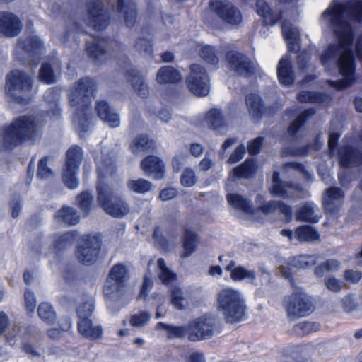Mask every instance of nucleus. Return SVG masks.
Returning <instances> with one entry per match:
<instances>
[{
  "instance_id": "1",
  "label": "nucleus",
  "mask_w": 362,
  "mask_h": 362,
  "mask_svg": "<svg viewBox=\"0 0 362 362\" xmlns=\"http://www.w3.org/2000/svg\"><path fill=\"white\" fill-rule=\"evenodd\" d=\"M348 20L362 21V1L351 0L346 4L334 2L322 15V21L330 26L338 42L330 44L320 55V62L326 71L337 66L344 78L327 81L337 90L351 87L355 81L356 63L352 45L354 33Z\"/></svg>"
},
{
  "instance_id": "2",
  "label": "nucleus",
  "mask_w": 362,
  "mask_h": 362,
  "mask_svg": "<svg viewBox=\"0 0 362 362\" xmlns=\"http://www.w3.org/2000/svg\"><path fill=\"white\" fill-rule=\"evenodd\" d=\"M109 159L103 156L98 163L99 182L97 186V200L100 206L108 215L113 218H122L129 212V206L120 196L115 194L103 180L115 172V153L111 152Z\"/></svg>"
},
{
  "instance_id": "3",
  "label": "nucleus",
  "mask_w": 362,
  "mask_h": 362,
  "mask_svg": "<svg viewBox=\"0 0 362 362\" xmlns=\"http://www.w3.org/2000/svg\"><path fill=\"white\" fill-rule=\"evenodd\" d=\"M96 91L95 81L90 77H84L74 84L69 95L70 105L76 108L73 121L81 136L88 131L87 113Z\"/></svg>"
},
{
  "instance_id": "4",
  "label": "nucleus",
  "mask_w": 362,
  "mask_h": 362,
  "mask_svg": "<svg viewBox=\"0 0 362 362\" xmlns=\"http://www.w3.org/2000/svg\"><path fill=\"white\" fill-rule=\"evenodd\" d=\"M43 120L34 115H20L4 127L2 139L5 148H11L34 140L42 134Z\"/></svg>"
},
{
  "instance_id": "5",
  "label": "nucleus",
  "mask_w": 362,
  "mask_h": 362,
  "mask_svg": "<svg viewBox=\"0 0 362 362\" xmlns=\"http://www.w3.org/2000/svg\"><path fill=\"white\" fill-rule=\"evenodd\" d=\"M216 308L228 323L242 321L246 314V303L242 293L235 288L221 289L216 296Z\"/></svg>"
},
{
  "instance_id": "6",
  "label": "nucleus",
  "mask_w": 362,
  "mask_h": 362,
  "mask_svg": "<svg viewBox=\"0 0 362 362\" xmlns=\"http://www.w3.org/2000/svg\"><path fill=\"white\" fill-rule=\"evenodd\" d=\"M6 90L13 102L22 105L30 104L35 95L33 77L18 69L13 70L7 74Z\"/></svg>"
},
{
  "instance_id": "7",
  "label": "nucleus",
  "mask_w": 362,
  "mask_h": 362,
  "mask_svg": "<svg viewBox=\"0 0 362 362\" xmlns=\"http://www.w3.org/2000/svg\"><path fill=\"white\" fill-rule=\"evenodd\" d=\"M129 279V272L124 264L118 263L114 265L104 285L103 293L105 298L110 300H116L122 297Z\"/></svg>"
},
{
  "instance_id": "8",
  "label": "nucleus",
  "mask_w": 362,
  "mask_h": 362,
  "mask_svg": "<svg viewBox=\"0 0 362 362\" xmlns=\"http://www.w3.org/2000/svg\"><path fill=\"white\" fill-rule=\"evenodd\" d=\"M284 306L291 319L305 316L311 313L313 310L309 296L301 291L286 296Z\"/></svg>"
},
{
  "instance_id": "9",
  "label": "nucleus",
  "mask_w": 362,
  "mask_h": 362,
  "mask_svg": "<svg viewBox=\"0 0 362 362\" xmlns=\"http://www.w3.org/2000/svg\"><path fill=\"white\" fill-rule=\"evenodd\" d=\"M189 325L188 340L190 341H198L211 338L216 329L215 319L207 315L197 317Z\"/></svg>"
},
{
  "instance_id": "10",
  "label": "nucleus",
  "mask_w": 362,
  "mask_h": 362,
  "mask_svg": "<svg viewBox=\"0 0 362 362\" xmlns=\"http://www.w3.org/2000/svg\"><path fill=\"white\" fill-rule=\"evenodd\" d=\"M189 90L197 96H206L210 90L209 79L205 69L199 64H192L187 78Z\"/></svg>"
},
{
  "instance_id": "11",
  "label": "nucleus",
  "mask_w": 362,
  "mask_h": 362,
  "mask_svg": "<svg viewBox=\"0 0 362 362\" xmlns=\"http://www.w3.org/2000/svg\"><path fill=\"white\" fill-rule=\"evenodd\" d=\"M272 183L271 193L274 195L292 199H303L307 195L306 190L300 184L282 182L278 172H274Z\"/></svg>"
},
{
  "instance_id": "12",
  "label": "nucleus",
  "mask_w": 362,
  "mask_h": 362,
  "mask_svg": "<svg viewBox=\"0 0 362 362\" xmlns=\"http://www.w3.org/2000/svg\"><path fill=\"white\" fill-rule=\"evenodd\" d=\"M100 246L101 241L97 236H83L76 251L77 259L84 264H93L97 259Z\"/></svg>"
},
{
  "instance_id": "13",
  "label": "nucleus",
  "mask_w": 362,
  "mask_h": 362,
  "mask_svg": "<svg viewBox=\"0 0 362 362\" xmlns=\"http://www.w3.org/2000/svg\"><path fill=\"white\" fill-rule=\"evenodd\" d=\"M210 7L220 19L229 25H238L242 22L240 10L227 0H211Z\"/></svg>"
},
{
  "instance_id": "14",
  "label": "nucleus",
  "mask_w": 362,
  "mask_h": 362,
  "mask_svg": "<svg viewBox=\"0 0 362 362\" xmlns=\"http://www.w3.org/2000/svg\"><path fill=\"white\" fill-rule=\"evenodd\" d=\"M87 25L95 30L105 29L109 23V16L103 10L100 0H90L88 4Z\"/></svg>"
},
{
  "instance_id": "15",
  "label": "nucleus",
  "mask_w": 362,
  "mask_h": 362,
  "mask_svg": "<svg viewBox=\"0 0 362 362\" xmlns=\"http://www.w3.org/2000/svg\"><path fill=\"white\" fill-rule=\"evenodd\" d=\"M226 60L230 69L238 75L248 77L256 70V65L245 55L236 52H228L226 54Z\"/></svg>"
},
{
  "instance_id": "16",
  "label": "nucleus",
  "mask_w": 362,
  "mask_h": 362,
  "mask_svg": "<svg viewBox=\"0 0 362 362\" xmlns=\"http://www.w3.org/2000/svg\"><path fill=\"white\" fill-rule=\"evenodd\" d=\"M125 76L134 92L137 95L143 98H146L148 96V85L144 76L139 70L129 64L125 70Z\"/></svg>"
},
{
  "instance_id": "17",
  "label": "nucleus",
  "mask_w": 362,
  "mask_h": 362,
  "mask_svg": "<svg viewBox=\"0 0 362 362\" xmlns=\"http://www.w3.org/2000/svg\"><path fill=\"white\" fill-rule=\"evenodd\" d=\"M22 30V23L17 16L0 11V33L8 37L18 35Z\"/></svg>"
},
{
  "instance_id": "18",
  "label": "nucleus",
  "mask_w": 362,
  "mask_h": 362,
  "mask_svg": "<svg viewBox=\"0 0 362 362\" xmlns=\"http://www.w3.org/2000/svg\"><path fill=\"white\" fill-rule=\"evenodd\" d=\"M42 47L41 40L35 35H25L21 37L16 48V52H23L29 59L38 56Z\"/></svg>"
},
{
  "instance_id": "19",
  "label": "nucleus",
  "mask_w": 362,
  "mask_h": 362,
  "mask_svg": "<svg viewBox=\"0 0 362 362\" xmlns=\"http://www.w3.org/2000/svg\"><path fill=\"white\" fill-rule=\"evenodd\" d=\"M98 116L112 128L120 125V117L105 100H99L95 106Z\"/></svg>"
},
{
  "instance_id": "20",
  "label": "nucleus",
  "mask_w": 362,
  "mask_h": 362,
  "mask_svg": "<svg viewBox=\"0 0 362 362\" xmlns=\"http://www.w3.org/2000/svg\"><path fill=\"white\" fill-rule=\"evenodd\" d=\"M141 169L148 175H151L156 180H161L165 176V165L157 156H148L141 163Z\"/></svg>"
},
{
  "instance_id": "21",
  "label": "nucleus",
  "mask_w": 362,
  "mask_h": 362,
  "mask_svg": "<svg viewBox=\"0 0 362 362\" xmlns=\"http://www.w3.org/2000/svg\"><path fill=\"white\" fill-rule=\"evenodd\" d=\"M344 199V193L339 187H332L327 189L324 197L323 204L327 212L332 214L340 208Z\"/></svg>"
},
{
  "instance_id": "22",
  "label": "nucleus",
  "mask_w": 362,
  "mask_h": 362,
  "mask_svg": "<svg viewBox=\"0 0 362 362\" xmlns=\"http://www.w3.org/2000/svg\"><path fill=\"white\" fill-rule=\"evenodd\" d=\"M225 270L229 272L230 279L234 281H248L250 284H255L256 281V273L243 266H237L234 260H230L225 267Z\"/></svg>"
},
{
  "instance_id": "23",
  "label": "nucleus",
  "mask_w": 362,
  "mask_h": 362,
  "mask_svg": "<svg viewBox=\"0 0 362 362\" xmlns=\"http://www.w3.org/2000/svg\"><path fill=\"white\" fill-rule=\"evenodd\" d=\"M283 36L287 43L289 52H296L298 51L300 43V33L297 28L289 22L283 21L281 24Z\"/></svg>"
},
{
  "instance_id": "24",
  "label": "nucleus",
  "mask_w": 362,
  "mask_h": 362,
  "mask_svg": "<svg viewBox=\"0 0 362 362\" xmlns=\"http://www.w3.org/2000/svg\"><path fill=\"white\" fill-rule=\"evenodd\" d=\"M319 209L313 202L303 204L296 212L297 220L308 223H317L320 216L318 214Z\"/></svg>"
},
{
  "instance_id": "25",
  "label": "nucleus",
  "mask_w": 362,
  "mask_h": 362,
  "mask_svg": "<svg viewBox=\"0 0 362 362\" xmlns=\"http://www.w3.org/2000/svg\"><path fill=\"white\" fill-rule=\"evenodd\" d=\"M78 330L81 335L90 340L101 337L103 328L100 325H94L90 319H82L78 322Z\"/></svg>"
},
{
  "instance_id": "26",
  "label": "nucleus",
  "mask_w": 362,
  "mask_h": 362,
  "mask_svg": "<svg viewBox=\"0 0 362 362\" xmlns=\"http://www.w3.org/2000/svg\"><path fill=\"white\" fill-rule=\"evenodd\" d=\"M117 11L123 13L127 27L134 26L136 20V10L133 0H117Z\"/></svg>"
},
{
  "instance_id": "27",
  "label": "nucleus",
  "mask_w": 362,
  "mask_h": 362,
  "mask_svg": "<svg viewBox=\"0 0 362 362\" xmlns=\"http://www.w3.org/2000/svg\"><path fill=\"white\" fill-rule=\"evenodd\" d=\"M277 75L279 82L285 86H289L294 81V74L291 63L288 57L281 59L277 66Z\"/></svg>"
},
{
  "instance_id": "28",
  "label": "nucleus",
  "mask_w": 362,
  "mask_h": 362,
  "mask_svg": "<svg viewBox=\"0 0 362 362\" xmlns=\"http://www.w3.org/2000/svg\"><path fill=\"white\" fill-rule=\"evenodd\" d=\"M110 42L105 39L90 37L86 40V51L88 55L95 59H100L105 54Z\"/></svg>"
},
{
  "instance_id": "29",
  "label": "nucleus",
  "mask_w": 362,
  "mask_h": 362,
  "mask_svg": "<svg viewBox=\"0 0 362 362\" xmlns=\"http://www.w3.org/2000/svg\"><path fill=\"white\" fill-rule=\"evenodd\" d=\"M182 79L180 73L174 67L164 66L156 74V81L160 84L177 83Z\"/></svg>"
},
{
  "instance_id": "30",
  "label": "nucleus",
  "mask_w": 362,
  "mask_h": 362,
  "mask_svg": "<svg viewBox=\"0 0 362 362\" xmlns=\"http://www.w3.org/2000/svg\"><path fill=\"white\" fill-rule=\"evenodd\" d=\"M256 11L267 25H274L281 17V13L272 10L264 0H257Z\"/></svg>"
},
{
  "instance_id": "31",
  "label": "nucleus",
  "mask_w": 362,
  "mask_h": 362,
  "mask_svg": "<svg viewBox=\"0 0 362 362\" xmlns=\"http://www.w3.org/2000/svg\"><path fill=\"white\" fill-rule=\"evenodd\" d=\"M59 96L60 91L56 88L48 89L44 95L45 102L47 107V113L54 117H58L60 115Z\"/></svg>"
},
{
  "instance_id": "32",
  "label": "nucleus",
  "mask_w": 362,
  "mask_h": 362,
  "mask_svg": "<svg viewBox=\"0 0 362 362\" xmlns=\"http://www.w3.org/2000/svg\"><path fill=\"white\" fill-rule=\"evenodd\" d=\"M156 329L165 330L167 333L166 337L168 339H178L183 338L187 334L189 336V325L177 326L174 325H169L162 322L157 323Z\"/></svg>"
},
{
  "instance_id": "33",
  "label": "nucleus",
  "mask_w": 362,
  "mask_h": 362,
  "mask_svg": "<svg viewBox=\"0 0 362 362\" xmlns=\"http://www.w3.org/2000/svg\"><path fill=\"white\" fill-rule=\"evenodd\" d=\"M259 209L265 214L274 212L282 214L288 221L291 218V208L281 201H270L260 206Z\"/></svg>"
},
{
  "instance_id": "34",
  "label": "nucleus",
  "mask_w": 362,
  "mask_h": 362,
  "mask_svg": "<svg viewBox=\"0 0 362 362\" xmlns=\"http://www.w3.org/2000/svg\"><path fill=\"white\" fill-rule=\"evenodd\" d=\"M256 164L253 158H247L246 160L238 167L234 168L229 175V180H233L234 177L248 178L255 173Z\"/></svg>"
},
{
  "instance_id": "35",
  "label": "nucleus",
  "mask_w": 362,
  "mask_h": 362,
  "mask_svg": "<svg viewBox=\"0 0 362 362\" xmlns=\"http://www.w3.org/2000/svg\"><path fill=\"white\" fill-rule=\"evenodd\" d=\"M54 218L57 221L67 225H76L80 220V216L78 215L76 210L70 206H63L56 213Z\"/></svg>"
},
{
  "instance_id": "36",
  "label": "nucleus",
  "mask_w": 362,
  "mask_h": 362,
  "mask_svg": "<svg viewBox=\"0 0 362 362\" xmlns=\"http://www.w3.org/2000/svg\"><path fill=\"white\" fill-rule=\"evenodd\" d=\"M171 303L177 310H185L188 306L187 291L175 286L170 291Z\"/></svg>"
},
{
  "instance_id": "37",
  "label": "nucleus",
  "mask_w": 362,
  "mask_h": 362,
  "mask_svg": "<svg viewBox=\"0 0 362 362\" xmlns=\"http://www.w3.org/2000/svg\"><path fill=\"white\" fill-rule=\"evenodd\" d=\"M189 44L195 49V51L199 52L200 57L206 62L211 64L218 63V59L214 47L209 45L202 46L193 40L190 41Z\"/></svg>"
},
{
  "instance_id": "38",
  "label": "nucleus",
  "mask_w": 362,
  "mask_h": 362,
  "mask_svg": "<svg viewBox=\"0 0 362 362\" xmlns=\"http://www.w3.org/2000/svg\"><path fill=\"white\" fill-rule=\"evenodd\" d=\"M205 121L210 128L215 130H220L226 125V119L221 111L216 108L211 109L207 112Z\"/></svg>"
},
{
  "instance_id": "39",
  "label": "nucleus",
  "mask_w": 362,
  "mask_h": 362,
  "mask_svg": "<svg viewBox=\"0 0 362 362\" xmlns=\"http://www.w3.org/2000/svg\"><path fill=\"white\" fill-rule=\"evenodd\" d=\"M317 259L316 255H300L291 257L289 264L298 269H308L317 263Z\"/></svg>"
},
{
  "instance_id": "40",
  "label": "nucleus",
  "mask_w": 362,
  "mask_h": 362,
  "mask_svg": "<svg viewBox=\"0 0 362 362\" xmlns=\"http://www.w3.org/2000/svg\"><path fill=\"white\" fill-rule=\"evenodd\" d=\"M245 103L250 115L254 118H259L262 113L263 104L260 97L257 94H249L245 97Z\"/></svg>"
},
{
  "instance_id": "41",
  "label": "nucleus",
  "mask_w": 362,
  "mask_h": 362,
  "mask_svg": "<svg viewBox=\"0 0 362 362\" xmlns=\"http://www.w3.org/2000/svg\"><path fill=\"white\" fill-rule=\"evenodd\" d=\"M227 200L235 209L245 213L252 212V204L250 200L238 194H228Z\"/></svg>"
},
{
  "instance_id": "42",
  "label": "nucleus",
  "mask_w": 362,
  "mask_h": 362,
  "mask_svg": "<svg viewBox=\"0 0 362 362\" xmlns=\"http://www.w3.org/2000/svg\"><path fill=\"white\" fill-rule=\"evenodd\" d=\"M83 152L81 147L73 146L66 151L65 166L78 169L83 160Z\"/></svg>"
},
{
  "instance_id": "43",
  "label": "nucleus",
  "mask_w": 362,
  "mask_h": 362,
  "mask_svg": "<svg viewBox=\"0 0 362 362\" xmlns=\"http://www.w3.org/2000/svg\"><path fill=\"white\" fill-rule=\"evenodd\" d=\"M329 96L323 93L302 91L298 95L300 103H323L329 100Z\"/></svg>"
},
{
  "instance_id": "44",
  "label": "nucleus",
  "mask_w": 362,
  "mask_h": 362,
  "mask_svg": "<svg viewBox=\"0 0 362 362\" xmlns=\"http://www.w3.org/2000/svg\"><path fill=\"white\" fill-rule=\"evenodd\" d=\"M197 241V235L193 231L187 228L185 229L183 238V248L185 252L182 255V257L187 258L193 254L196 249L195 243Z\"/></svg>"
},
{
  "instance_id": "45",
  "label": "nucleus",
  "mask_w": 362,
  "mask_h": 362,
  "mask_svg": "<svg viewBox=\"0 0 362 362\" xmlns=\"http://www.w3.org/2000/svg\"><path fill=\"white\" fill-rule=\"evenodd\" d=\"M74 243V235L71 233H65L54 235L53 247L56 252H60L66 247L71 246Z\"/></svg>"
},
{
  "instance_id": "46",
  "label": "nucleus",
  "mask_w": 362,
  "mask_h": 362,
  "mask_svg": "<svg viewBox=\"0 0 362 362\" xmlns=\"http://www.w3.org/2000/svg\"><path fill=\"white\" fill-rule=\"evenodd\" d=\"M158 277L164 284H169L176 279V274L173 272L166 265L163 258L157 261Z\"/></svg>"
},
{
  "instance_id": "47",
  "label": "nucleus",
  "mask_w": 362,
  "mask_h": 362,
  "mask_svg": "<svg viewBox=\"0 0 362 362\" xmlns=\"http://www.w3.org/2000/svg\"><path fill=\"white\" fill-rule=\"evenodd\" d=\"M295 236L300 241H314L318 239V233L310 226H302L296 228Z\"/></svg>"
},
{
  "instance_id": "48",
  "label": "nucleus",
  "mask_w": 362,
  "mask_h": 362,
  "mask_svg": "<svg viewBox=\"0 0 362 362\" xmlns=\"http://www.w3.org/2000/svg\"><path fill=\"white\" fill-rule=\"evenodd\" d=\"M78 169H75L71 167L65 166V169L62 174V180L64 184L71 189L78 187L79 180L76 177Z\"/></svg>"
},
{
  "instance_id": "49",
  "label": "nucleus",
  "mask_w": 362,
  "mask_h": 362,
  "mask_svg": "<svg viewBox=\"0 0 362 362\" xmlns=\"http://www.w3.org/2000/svg\"><path fill=\"white\" fill-rule=\"evenodd\" d=\"M151 147V141L146 134H140L134 138L131 145L132 151L134 154L140 153Z\"/></svg>"
},
{
  "instance_id": "50",
  "label": "nucleus",
  "mask_w": 362,
  "mask_h": 362,
  "mask_svg": "<svg viewBox=\"0 0 362 362\" xmlns=\"http://www.w3.org/2000/svg\"><path fill=\"white\" fill-rule=\"evenodd\" d=\"M127 187L137 194H144L151 189V183L144 179L130 180L127 182Z\"/></svg>"
},
{
  "instance_id": "51",
  "label": "nucleus",
  "mask_w": 362,
  "mask_h": 362,
  "mask_svg": "<svg viewBox=\"0 0 362 362\" xmlns=\"http://www.w3.org/2000/svg\"><path fill=\"white\" fill-rule=\"evenodd\" d=\"M39 317L47 324H52L56 320V313L52 306L47 303H42L37 308Z\"/></svg>"
},
{
  "instance_id": "52",
  "label": "nucleus",
  "mask_w": 362,
  "mask_h": 362,
  "mask_svg": "<svg viewBox=\"0 0 362 362\" xmlns=\"http://www.w3.org/2000/svg\"><path fill=\"white\" fill-rule=\"evenodd\" d=\"M340 268V262L336 259H328L320 264L315 269V274L318 277H322L325 273L335 272Z\"/></svg>"
},
{
  "instance_id": "53",
  "label": "nucleus",
  "mask_w": 362,
  "mask_h": 362,
  "mask_svg": "<svg viewBox=\"0 0 362 362\" xmlns=\"http://www.w3.org/2000/svg\"><path fill=\"white\" fill-rule=\"evenodd\" d=\"M320 329V325L315 322L303 321L293 327L294 332L299 336L308 334Z\"/></svg>"
},
{
  "instance_id": "54",
  "label": "nucleus",
  "mask_w": 362,
  "mask_h": 362,
  "mask_svg": "<svg viewBox=\"0 0 362 362\" xmlns=\"http://www.w3.org/2000/svg\"><path fill=\"white\" fill-rule=\"evenodd\" d=\"M38 78L40 81L52 84L57 81L56 74L49 63H43L39 71Z\"/></svg>"
},
{
  "instance_id": "55",
  "label": "nucleus",
  "mask_w": 362,
  "mask_h": 362,
  "mask_svg": "<svg viewBox=\"0 0 362 362\" xmlns=\"http://www.w3.org/2000/svg\"><path fill=\"white\" fill-rule=\"evenodd\" d=\"M312 110L303 111L298 117L290 124L288 132L291 136H294L298 130L305 123L308 117L313 115Z\"/></svg>"
},
{
  "instance_id": "56",
  "label": "nucleus",
  "mask_w": 362,
  "mask_h": 362,
  "mask_svg": "<svg viewBox=\"0 0 362 362\" xmlns=\"http://www.w3.org/2000/svg\"><path fill=\"white\" fill-rule=\"evenodd\" d=\"M78 206L84 214L88 215L91 209L93 197L88 192H83L76 197Z\"/></svg>"
},
{
  "instance_id": "57",
  "label": "nucleus",
  "mask_w": 362,
  "mask_h": 362,
  "mask_svg": "<svg viewBox=\"0 0 362 362\" xmlns=\"http://www.w3.org/2000/svg\"><path fill=\"white\" fill-rule=\"evenodd\" d=\"M153 235L156 243L165 250H168L171 246H175V245L177 237L168 240L163 235V232L158 227L155 228Z\"/></svg>"
},
{
  "instance_id": "58",
  "label": "nucleus",
  "mask_w": 362,
  "mask_h": 362,
  "mask_svg": "<svg viewBox=\"0 0 362 362\" xmlns=\"http://www.w3.org/2000/svg\"><path fill=\"white\" fill-rule=\"evenodd\" d=\"M48 159L49 157H43L39 160L37 176L41 180H49L54 175L53 170L47 165Z\"/></svg>"
},
{
  "instance_id": "59",
  "label": "nucleus",
  "mask_w": 362,
  "mask_h": 362,
  "mask_svg": "<svg viewBox=\"0 0 362 362\" xmlns=\"http://www.w3.org/2000/svg\"><path fill=\"white\" fill-rule=\"evenodd\" d=\"M134 48L141 55L151 57L153 54L152 44L145 38H139L134 43Z\"/></svg>"
},
{
  "instance_id": "60",
  "label": "nucleus",
  "mask_w": 362,
  "mask_h": 362,
  "mask_svg": "<svg viewBox=\"0 0 362 362\" xmlns=\"http://www.w3.org/2000/svg\"><path fill=\"white\" fill-rule=\"evenodd\" d=\"M197 182L194 170L191 168H186L180 176V182L182 186L191 187Z\"/></svg>"
},
{
  "instance_id": "61",
  "label": "nucleus",
  "mask_w": 362,
  "mask_h": 362,
  "mask_svg": "<svg viewBox=\"0 0 362 362\" xmlns=\"http://www.w3.org/2000/svg\"><path fill=\"white\" fill-rule=\"evenodd\" d=\"M94 310V304L93 301H86L80 305L77 308V315L79 320L90 319Z\"/></svg>"
},
{
  "instance_id": "62",
  "label": "nucleus",
  "mask_w": 362,
  "mask_h": 362,
  "mask_svg": "<svg viewBox=\"0 0 362 362\" xmlns=\"http://www.w3.org/2000/svg\"><path fill=\"white\" fill-rule=\"evenodd\" d=\"M285 172L288 173L290 170H294L300 173L303 177L310 180L312 179V175L306 170L305 167L296 162L287 163L284 165Z\"/></svg>"
},
{
  "instance_id": "63",
  "label": "nucleus",
  "mask_w": 362,
  "mask_h": 362,
  "mask_svg": "<svg viewBox=\"0 0 362 362\" xmlns=\"http://www.w3.org/2000/svg\"><path fill=\"white\" fill-rule=\"evenodd\" d=\"M151 315L146 312H141L132 315L130 323L134 327H142L149 320Z\"/></svg>"
},
{
  "instance_id": "64",
  "label": "nucleus",
  "mask_w": 362,
  "mask_h": 362,
  "mask_svg": "<svg viewBox=\"0 0 362 362\" xmlns=\"http://www.w3.org/2000/svg\"><path fill=\"white\" fill-rule=\"evenodd\" d=\"M246 153V148L243 144L238 146L230 154L227 163L229 164L236 163L240 161Z\"/></svg>"
}]
</instances>
